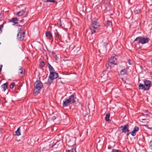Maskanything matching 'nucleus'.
Instances as JSON below:
<instances>
[{"label": "nucleus", "mask_w": 152, "mask_h": 152, "mask_svg": "<svg viewBox=\"0 0 152 152\" xmlns=\"http://www.w3.org/2000/svg\"><path fill=\"white\" fill-rule=\"evenodd\" d=\"M52 54H55V55H56V54H55V53H54L53 52H52Z\"/></svg>", "instance_id": "a19ab883"}, {"label": "nucleus", "mask_w": 152, "mask_h": 152, "mask_svg": "<svg viewBox=\"0 0 152 152\" xmlns=\"http://www.w3.org/2000/svg\"><path fill=\"white\" fill-rule=\"evenodd\" d=\"M34 93L35 95L36 96L39 93L43 87V84L40 80H37L34 83Z\"/></svg>", "instance_id": "f257e3e1"}, {"label": "nucleus", "mask_w": 152, "mask_h": 152, "mask_svg": "<svg viewBox=\"0 0 152 152\" xmlns=\"http://www.w3.org/2000/svg\"><path fill=\"white\" fill-rule=\"evenodd\" d=\"M4 23L0 25V31H1V33L2 32V30H1V28H2L4 26Z\"/></svg>", "instance_id": "f704fd0d"}, {"label": "nucleus", "mask_w": 152, "mask_h": 152, "mask_svg": "<svg viewBox=\"0 0 152 152\" xmlns=\"http://www.w3.org/2000/svg\"><path fill=\"white\" fill-rule=\"evenodd\" d=\"M108 72L107 71L103 72L101 75V80L102 82H104L108 79Z\"/></svg>", "instance_id": "6e6552de"}, {"label": "nucleus", "mask_w": 152, "mask_h": 152, "mask_svg": "<svg viewBox=\"0 0 152 152\" xmlns=\"http://www.w3.org/2000/svg\"><path fill=\"white\" fill-rule=\"evenodd\" d=\"M45 35L47 37H50V39H51V38H53V36L51 34L50 32L49 31L46 32Z\"/></svg>", "instance_id": "f3484780"}, {"label": "nucleus", "mask_w": 152, "mask_h": 152, "mask_svg": "<svg viewBox=\"0 0 152 152\" xmlns=\"http://www.w3.org/2000/svg\"><path fill=\"white\" fill-rule=\"evenodd\" d=\"M141 12V9H135V10L134 11V13L135 14H137L139 13H140Z\"/></svg>", "instance_id": "a878e982"}, {"label": "nucleus", "mask_w": 152, "mask_h": 152, "mask_svg": "<svg viewBox=\"0 0 152 152\" xmlns=\"http://www.w3.org/2000/svg\"><path fill=\"white\" fill-rule=\"evenodd\" d=\"M151 82L148 80H145L144 85L142 83H140L138 86L139 90H143L144 91L148 90L151 87Z\"/></svg>", "instance_id": "20e7f679"}, {"label": "nucleus", "mask_w": 152, "mask_h": 152, "mask_svg": "<svg viewBox=\"0 0 152 152\" xmlns=\"http://www.w3.org/2000/svg\"><path fill=\"white\" fill-rule=\"evenodd\" d=\"M50 145H49L48 147H44L43 148L42 150L43 151H46L49 150L50 148Z\"/></svg>", "instance_id": "5701e85b"}, {"label": "nucleus", "mask_w": 152, "mask_h": 152, "mask_svg": "<svg viewBox=\"0 0 152 152\" xmlns=\"http://www.w3.org/2000/svg\"><path fill=\"white\" fill-rule=\"evenodd\" d=\"M127 70L128 69L127 68H124L123 69L121 70L120 72L121 74V75H124L125 74L127 73Z\"/></svg>", "instance_id": "dca6fc26"}, {"label": "nucleus", "mask_w": 152, "mask_h": 152, "mask_svg": "<svg viewBox=\"0 0 152 152\" xmlns=\"http://www.w3.org/2000/svg\"><path fill=\"white\" fill-rule=\"evenodd\" d=\"M112 152H121V151L119 150H117L115 149H113L112 150Z\"/></svg>", "instance_id": "7c9ffc66"}, {"label": "nucleus", "mask_w": 152, "mask_h": 152, "mask_svg": "<svg viewBox=\"0 0 152 152\" xmlns=\"http://www.w3.org/2000/svg\"><path fill=\"white\" fill-rule=\"evenodd\" d=\"M112 147L110 145H109L108 147V148L109 149H110Z\"/></svg>", "instance_id": "4c0bfd02"}, {"label": "nucleus", "mask_w": 152, "mask_h": 152, "mask_svg": "<svg viewBox=\"0 0 152 152\" xmlns=\"http://www.w3.org/2000/svg\"><path fill=\"white\" fill-rule=\"evenodd\" d=\"M131 60L130 59H129L128 60V63L130 65H132V64L131 63Z\"/></svg>", "instance_id": "e433bc0d"}, {"label": "nucleus", "mask_w": 152, "mask_h": 152, "mask_svg": "<svg viewBox=\"0 0 152 152\" xmlns=\"http://www.w3.org/2000/svg\"><path fill=\"white\" fill-rule=\"evenodd\" d=\"M0 20H1V19L0 18Z\"/></svg>", "instance_id": "a18cd8bd"}, {"label": "nucleus", "mask_w": 152, "mask_h": 152, "mask_svg": "<svg viewBox=\"0 0 152 152\" xmlns=\"http://www.w3.org/2000/svg\"><path fill=\"white\" fill-rule=\"evenodd\" d=\"M119 129H121L122 132L126 134L127 136L129 135L130 134V131L129 129V125L127 124L124 126H122L119 127Z\"/></svg>", "instance_id": "39448f33"}, {"label": "nucleus", "mask_w": 152, "mask_h": 152, "mask_svg": "<svg viewBox=\"0 0 152 152\" xmlns=\"http://www.w3.org/2000/svg\"><path fill=\"white\" fill-rule=\"evenodd\" d=\"M18 32L17 35V39L20 41L23 40L25 37V32L21 28H18Z\"/></svg>", "instance_id": "423d86ee"}, {"label": "nucleus", "mask_w": 152, "mask_h": 152, "mask_svg": "<svg viewBox=\"0 0 152 152\" xmlns=\"http://www.w3.org/2000/svg\"><path fill=\"white\" fill-rule=\"evenodd\" d=\"M56 119H57L58 120H59V117L58 116V115H56V116H53L52 118V120H53V121H54Z\"/></svg>", "instance_id": "393cba45"}, {"label": "nucleus", "mask_w": 152, "mask_h": 152, "mask_svg": "<svg viewBox=\"0 0 152 152\" xmlns=\"http://www.w3.org/2000/svg\"><path fill=\"white\" fill-rule=\"evenodd\" d=\"M48 67L49 69L50 73L52 72H55L54 69L53 68V67L49 64V63H48Z\"/></svg>", "instance_id": "a211bd4d"}, {"label": "nucleus", "mask_w": 152, "mask_h": 152, "mask_svg": "<svg viewBox=\"0 0 152 152\" xmlns=\"http://www.w3.org/2000/svg\"><path fill=\"white\" fill-rule=\"evenodd\" d=\"M149 148L152 149V140L149 142Z\"/></svg>", "instance_id": "72a5a7b5"}, {"label": "nucleus", "mask_w": 152, "mask_h": 152, "mask_svg": "<svg viewBox=\"0 0 152 152\" xmlns=\"http://www.w3.org/2000/svg\"><path fill=\"white\" fill-rule=\"evenodd\" d=\"M118 56L115 55L111 56L109 59L108 62L106 64V66L107 68H111L113 65H116L117 64V58Z\"/></svg>", "instance_id": "7ed1b4c3"}, {"label": "nucleus", "mask_w": 152, "mask_h": 152, "mask_svg": "<svg viewBox=\"0 0 152 152\" xmlns=\"http://www.w3.org/2000/svg\"><path fill=\"white\" fill-rule=\"evenodd\" d=\"M18 19L16 17H14L12 18L11 20H10L9 22L13 23V26H15L18 24Z\"/></svg>", "instance_id": "9b49d317"}, {"label": "nucleus", "mask_w": 152, "mask_h": 152, "mask_svg": "<svg viewBox=\"0 0 152 152\" xmlns=\"http://www.w3.org/2000/svg\"><path fill=\"white\" fill-rule=\"evenodd\" d=\"M25 72L24 69L21 66H20L19 69L18 70V74L19 75H24Z\"/></svg>", "instance_id": "ddd939ff"}, {"label": "nucleus", "mask_w": 152, "mask_h": 152, "mask_svg": "<svg viewBox=\"0 0 152 152\" xmlns=\"http://www.w3.org/2000/svg\"><path fill=\"white\" fill-rule=\"evenodd\" d=\"M139 130V127L137 126H135L133 130L130 133L132 136H134L136 135V132L138 131Z\"/></svg>", "instance_id": "f8f14e48"}, {"label": "nucleus", "mask_w": 152, "mask_h": 152, "mask_svg": "<svg viewBox=\"0 0 152 152\" xmlns=\"http://www.w3.org/2000/svg\"><path fill=\"white\" fill-rule=\"evenodd\" d=\"M76 101L75 99L74 96L72 95L69 96L68 99H65L63 101L62 106L64 107H67L70 104H75Z\"/></svg>", "instance_id": "f03ea898"}, {"label": "nucleus", "mask_w": 152, "mask_h": 152, "mask_svg": "<svg viewBox=\"0 0 152 152\" xmlns=\"http://www.w3.org/2000/svg\"><path fill=\"white\" fill-rule=\"evenodd\" d=\"M149 39L148 38H145L144 37L140 36L137 37L134 40V42L136 41H139V43L142 44H144L148 42Z\"/></svg>", "instance_id": "0eeeda50"}, {"label": "nucleus", "mask_w": 152, "mask_h": 152, "mask_svg": "<svg viewBox=\"0 0 152 152\" xmlns=\"http://www.w3.org/2000/svg\"><path fill=\"white\" fill-rule=\"evenodd\" d=\"M28 12H26V16L28 14Z\"/></svg>", "instance_id": "79ce46f5"}, {"label": "nucleus", "mask_w": 152, "mask_h": 152, "mask_svg": "<svg viewBox=\"0 0 152 152\" xmlns=\"http://www.w3.org/2000/svg\"><path fill=\"white\" fill-rule=\"evenodd\" d=\"M72 150H71V152H74V151H76V146L75 144H74L72 145Z\"/></svg>", "instance_id": "b1692460"}, {"label": "nucleus", "mask_w": 152, "mask_h": 152, "mask_svg": "<svg viewBox=\"0 0 152 152\" xmlns=\"http://www.w3.org/2000/svg\"><path fill=\"white\" fill-rule=\"evenodd\" d=\"M58 77V75L57 73L55 72H52L50 73L49 78H52L53 80L56 79Z\"/></svg>", "instance_id": "1a4fd4ad"}, {"label": "nucleus", "mask_w": 152, "mask_h": 152, "mask_svg": "<svg viewBox=\"0 0 152 152\" xmlns=\"http://www.w3.org/2000/svg\"><path fill=\"white\" fill-rule=\"evenodd\" d=\"M45 64L44 61L41 62L39 64L40 66L41 67H43L45 66Z\"/></svg>", "instance_id": "cd10ccee"}, {"label": "nucleus", "mask_w": 152, "mask_h": 152, "mask_svg": "<svg viewBox=\"0 0 152 152\" xmlns=\"http://www.w3.org/2000/svg\"><path fill=\"white\" fill-rule=\"evenodd\" d=\"M148 128L150 129H152V128L148 127Z\"/></svg>", "instance_id": "c03bdc74"}, {"label": "nucleus", "mask_w": 152, "mask_h": 152, "mask_svg": "<svg viewBox=\"0 0 152 152\" xmlns=\"http://www.w3.org/2000/svg\"><path fill=\"white\" fill-rule=\"evenodd\" d=\"M19 27H22L23 26H24V25H17Z\"/></svg>", "instance_id": "58836bf2"}, {"label": "nucleus", "mask_w": 152, "mask_h": 152, "mask_svg": "<svg viewBox=\"0 0 152 152\" xmlns=\"http://www.w3.org/2000/svg\"><path fill=\"white\" fill-rule=\"evenodd\" d=\"M107 25L108 26H110L112 25V23L111 21L110 20H107Z\"/></svg>", "instance_id": "c85d7f7f"}, {"label": "nucleus", "mask_w": 152, "mask_h": 152, "mask_svg": "<svg viewBox=\"0 0 152 152\" xmlns=\"http://www.w3.org/2000/svg\"><path fill=\"white\" fill-rule=\"evenodd\" d=\"M96 29H94V28H92L91 29V34H92L93 33H95L96 32V31L95 30Z\"/></svg>", "instance_id": "473e14b6"}, {"label": "nucleus", "mask_w": 152, "mask_h": 152, "mask_svg": "<svg viewBox=\"0 0 152 152\" xmlns=\"http://www.w3.org/2000/svg\"><path fill=\"white\" fill-rule=\"evenodd\" d=\"M55 37L57 38L60 39L61 38V36L59 35V33L57 31V30H56L55 31Z\"/></svg>", "instance_id": "6ab92c4d"}, {"label": "nucleus", "mask_w": 152, "mask_h": 152, "mask_svg": "<svg viewBox=\"0 0 152 152\" xmlns=\"http://www.w3.org/2000/svg\"><path fill=\"white\" fill-rule=\"evenodd\" d=\"M2 66V65H0V72L1 70Z\"/></svg>", "instance_id": "ea45409f"}, {"label": "nucleus", "mask_w": 152, "mask_h": 152, "mask_svg": "<svg viewBox=\"0 0 152 152\" xmlns=\"http://www.w3.org/2000/svg\"><path fill=\"white\" fill-rule=\"evenodd\" d=\"M91 26L94 29H97L99 28L100 25L99 23L94 21L92 22Z\"/></svg>", "instance_id": "9d476101"}, {"label": "nucleus", "mask_w": 152, "mask_h": 152, "mask_svg": "<svg viewBox=\"0 0 152 152\" xmlns=\"http://www.w3.org/2000/svg\"><path fill=\"white\" fill-rule=\"evenodd\" d=\"M56 143H52V144L51 145L50 144V148H53V147L56 145Z\"/></svg>", "instance_id": "c9c22d12"}, {"label": "nucleus", "mask_w": 152, "mask_h": 152, "mask_svg": "<svg viewBox=\"0 0 152 152\" xmlns=\"http://www.w3.org/2000/svg\"><path fill=\"white\" fill-rule=\"evenodd\" d=\"M53 80L52 78H49V77L48 81L46 83L48 85H50L52 83Z\"/></svg>", "instance_id": "aec40b11"}, {"label": "nucleus", "mask_w": 152, "mask_h": 152, "mask_svg": "<svg viewBox=\"0 0 152 152\" xmlns=\"http://www.w3.org/2000/svg\"><path fill=\"white\" fill-rule=\"evenodd\" d=\"M110 117V113H107L106 115L105 118V120L106 121H109L110 120L109 118Z\"/></svg>", "instance_id": "4be33fe9"}, {"label": "nucleus", "mask_w": 152, "mask_h": 152, "mask_svg": "<svg viewBox=\"0 0 152 152\" xmlns=\"http://www.w3.org/2000/svg\"><path fill=\"white\" fill-rule=\"evenodd\" d=\"M15 135L19 136L20 134V127H18L17 130L15 132Z\"/></svg>", "instance_id": "412c9836"}, {"label": "nucleus", "mask_w": 152, "mask_h": 152, "mask_svg": "<svg viewBox=\"0 0 152 152\" xmlns=\"http://www.w3.org/2000/svg\"><path fill=\"white\" fill-rule=\"evenodd\" d=\"M61 80V79L60 78H59L57 80Z\"/></svg>", "instance_id": "37998d69"}, {"label": "nucleus", "mask_w": 152, "mask_h": 152, "mask_svg": "<svg viewBox=\"0 0 152 152\" xmlns=\"http://www.w3.org/2000/svg\"><path fill=\"white\" fill-rule=\"evenodd\" d=\"M15 86V83H12L10 86V87L11 88H13L14 86Z\"/></svg>", "instance_id": "2f4dec72"}, {"label": "nucleus", "mask_w": 152, "mask_h": 152, "mask_svg": "<svg viewBox=\"0 0 152 152\" xmlns=\"http://www.w3.org/2000/svg\"><path fill=\"white\" fill-rule=\"evenodd\" d=\"M8 83L7 82L4 83L1 86V88L2 89V90L4 91L7 88Z\"/></svg>", "instance_id": "2eb2a0df"}, {"label": "nucleus", "mask_w": 152, "mask_h": 152, "mask_svg": "<svg viewBox=\"0 0 152 152\" xmlns=\"http://www.w3.org/2000/svg\"><path fill=\"white\" fill-rule=\"evenodd\" d=\"M1 15V13H0V15Z\"/></svg>", "instance_id": "49530a36"}, {"label": "nucleus", "mask_w": 152, "mask_h": 152, "mask_svg": "<svg viewBox=\"0 0 152 152\" xmlns=\"http://www.w3.org/2000/svg\"><path fill=\"white\" fill-rule=\"evenodd\" d=\"M26 7L24 8V9L22 10L21 11H20L18 12L17 13V15L18 16H21L22 15L23 13L25 12L26 11Z\"/></svg>", "instance_id": "4468645a"}, {"label": "nucleus", "mask_w": 152, "mask_h": 152, "mask_svg": "<svg viewBox=\"0 0 152 152\" xmlns=\"http://www.w3.org/2000/svg\"><path fill=\"white\" fill-rule=\"evenodd\" d=\"M26 16H25L23 18H22V19L20 21V22H21V23H23V22L24 21H27L28 20V19L27 18V19H25L24 18H26Z\"/></svg>", "instance_id": "c756f323"}, {"label": "nucleus", "mask_w": 152, "mask_h": 152, "mask_svg": "<svg viewBox=\"0 0 152 152\" xmlns=\"http://www.w3.org/2000/svg\"><path fill=\"white\" fill-rule=\"evenodd\" d=\"M43 1L46 2H53L54 3L55 2V0H43Z\"/></svg>", "instance_id": "bb28decb"}]
</instances>
